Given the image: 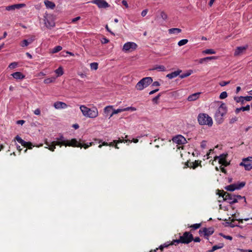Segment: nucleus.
I'll list each match as a JSON object with an SVG mask.
<instances>
[{"mask_svg":"<svg viewBox=\"0 0 252 252\" xmlns=\"http://www.w3.org/2000/svg\"><path fill=\"white\" fill-rule=\"evenodd\" d=\"M45 144L48 146V147H46L47 148H48L49 150H50L52 152H54L55 151V149H56L55 146L53 144V142H52L51 143L46 141Z\"/></svg>","mask_w":252,"mask_h":252,"instance_id":"obj_26","label":"nucleus"},{"mask_svg":"<svg viewBox=\"0 0 252 252\" xmlns=\"http://www.w3.org/2000/svg\"><path fill=\"white\" fill-rule=\"evenodd\" d=\"M220 236H221L222 237H223L224 238L226 239H228V240H232V237L231 236L225 235H224L222 233H220Z\"/></svg>","mask_w":252,"mask_h":252,"instance_id":"obj_51","label":"nucleus"},{"mask_svg":"<svg viewBox=\"0 0 252 252\" xmlns=\"http://www.w3.org/2000/svg\"><path fill=\"white\" fill-rule=\"evenodd\" d=\"M250 109V106L249 105H247L245 107H241L240 108H237L235 110V113L238 114L241 111H249Z\"/></svg>","mask_w":252,"mask_h":252,"instance_id":"obj_24","label":"nucleus"},{"mask_svg":"<svg viewBox=\"0 0 252 252\" xmlns=\"http://www.w3.org/2000/svg\"><path fill=\"white\" fill-rule=\"evenodd\" d=\"M127 141H128L129 142H133L135 143H137V142H138V139L137 138H133L132 140H124L123 139H121L120 138H119V139L118 140H114L113 143L116 144V145L115 146V148L119 149V147H118V145H117L118 143L125 142H127Z\"/></svg>","mask_w":252,"mask_h":252,"instance_id":"obj_14","label":"nucleus"},{"mask_svg":"<svg viewBox=\"0 0 252 252\" xmlns=\"http://www.w3.org/2000/svg\"><path fill=\"white\" fill-rule=\"evenodd\" d=\"M235 220L234 219H232L231 220V222L229 223V226L231 227H234L235 226H238V227H240L241 228H242L241 226H240V225H235L234 224L232 223V222H234V221Z\"/></svg>","mask_w":252,"mask_h":252,"instance_id":"obj_53","label":"nucleus"},{"mask_svg":"<svg viewBox=\"0 0 252 252\" xmlns=\"http://www.w3.org/2000/svg\"><path fill=\"white\" fill-rule=\"evenodd\" d=\"M204 236L206 239H209V237L212 235L214 232V229L212 227L209 228L203 227Z\"/></svg>","mask_w":252,"mask_h":252,"instance_id":"obj_11","label":"nucleus"},{"mask_svg":"<svg viewBox=\"0 0 252 252\" xmlns=\"http://www.w3.org/2000/svg\"><path fill=\"white\" fill-rule=\"evenodd\" d=\"M220 164H221L222 165H223L224 166H227L228 165H229L230 164V162H227L226 159L224 161L222 162Z\"/></svg>","mask_w":252,"mask_h":252,"instance_id":"obj_63","label":"nucleus"},{"mask_svg":"<svg viewBox=\"0 0 252 252\" xmlns=\"http://www.w3.org/2000/svg\"><path fill=\"white\" fill-rule=\"evenodd\" d=\"M248 48V46L237 47L234 52V56H237L242 54Z\"/></svg>","mask_w":252,"mask_h":252,"instance_id":"obj_16","label":"nucleus"},{"mask_svg":"<svg viewBox=\"0 0 252 252\" xmlns=\"http://www.w3.org/2000/svg\"><path fill=\"white\" fill-rule=\"evenodd\" d=\"M230 83V81H221L220 83V85L223 87Z\"/></svg>","mask_w":252,"mask_h":252,"instance_id":"obj_52","label":"nucleus"},{"mask_svg":"<svg viewBox=\"0 0 252 252\" xmlns=\"http://www.w3.org/2000/svg\"><path fill=\"white\" fill-rule=\"evenodd\" d=\"M25 77V76L20 72L17 71V80L23 79Z\"/></svg>","mask_w":252,"mask_h":252,"instance_id":"obj_42","label":"nucleus"},{"mask_svg":"<svg viewBox=\"0 0 252 252\" xmlns=\"http://www.w3.org/2000/svg\"><path fill=\"white\" fill-rule=\"evenodd\" d=\"M160 94H159L157 96H156V97L153 98V101L154 102L156 103H158V100L159 99V98L160 97Z\"/></svg>","mask_w":252,"mask_h":252,"instance_id":"obj_54","label":"nucleus"},{"mask_svg":"<svg viewBox=\"0 0 252 252\" xmlns=\"http://www.w3.org/2000/svg\"><path fill=\"white\" fill-rule=\"evenodd\" d=\"M17 142L21 144L24 148H28L29 149H32V147H33L31 142L25 141L18 135H17Z\"/></svg>","mask_w":252,"mask_h":252,"instance_id":"obj_10","label":"nucleus"},{"mask_svg":"<svg viewBox=\"0 0 252 252\" xmlns=\"http://www.w3.org/2000/svg\"><path fill=\"white\" fill-rule=\"evenodd\" d=\"M109 42L108 39L106 38V37H103L102 39L101 40V43L102 44H106Z\"/></svg>","mask_w":252,"mask_h":252,"instance_id":"obj_60","label":"nucleus"},{"mask_svg":"<svg viewBox=\"0 0 252 252\" xmlns=\"http://www.w3.org/2000/svg\"><path fill=\"white\" fill-rule=\"evenodd\" d=\"M147 12H148V9H146L143 10L141 12V16L142 17L145 16L146 15V14H147Z\"/></svg>","mask_w":252,"mask_h":252,"instance_id":"obj_64","label":"nucleus"},{"mask_svg":"<svg viewBox=\"0 0 252 252\" xmlns=\"http://www.w3.org/2000/svg\"><path fill=\"white\" fill-rule=\"evenodd\" d=\"M137 47V44L134 42H128L124 45L123 50L126 52L129 51L130 50H133L136 49Z\"/></svg>","mask_w":252,"mask_h":252,"instance_id":"obj_8","label":"nucleus"},{"mask_svg":"<svg viewBox=\"0 0 252 252\" xmlns=\"http://www.w3.org/2000/svg\"><path fill=\"white\" fill-rule=\"evenodd\" d=\"M98 65L97 63H93L90 64L91 68L94 70H96L98 68Z\"/></svg>","mask_w":252,"mask_h":252,"instance_id":"obj_40","label":"nucleus"},{"mask_svg":"<svg viewBox=\"0 0 252 252\" xmlns=\"http://www.w3.org/2000/svg\"><path fill=\"white\" fill-rule=\"evenodd\" d=\"M240 165L244 166L246 170H250L252 168V157H249L243 159Z\"/></svg>","mask_w":252,"mask_h":252,"instance_id":"obj_7","label":"nucleus"},{"mask_svg":"<svg viewBox=\"0 0 252 252\" xmlns=\"http://www.w3.org/2000/svg\"><path fill=\"white\" fill-rule=\"evenodd\" d=\"M56 140L60 141L63 142V143H67V140H65L64 137L61 135L59 137L56 138Z\"/></svg>","mask_w":252,"mask_h":252,"instance_id":"obj_41","label":"nucleus"},{"mask_svg":"<svg viewBox=\"0 0 252 252\" xmlns=\"http://www.w3.org/2000/svg\"><path fill=\"white\" fill-rule=\"evenodd\" d=\"M160 17L164 20H166L167 18V14L163 11H161V12H160Z\"/></svg>","mask_w":252,"mask_h":252,"instance_id":"obj_46","label":"nucleus"},{"mask_svg":"<svg viewBox=\"0 0 252 252\" xmlns=\"http://www.w3.org/2000/svg\"><path fill=\"white\" fill-rule=\"evenodd\" d=\"M91 2L97 5L100 8H105L109 6V4L104 0H93Z\"/></svg>","mask_w":252,"mask_h":252,"instance_id":"obj_9","label":"nucleus"},{"mask_svg":"<svg viewBox=\"0 0 252 252\" xmlns=\"http://www.w3.org/2000/svg\"><path fill=\"white\" fill-rule=\"evenodd\" d=\"M223 246L224 245L222 243H220L218 245H215L212 247V249L209 251V252H213L218 249H220L223 248Z\"/></svg>","mask_w":252,"mask_h":252,"instance_id":"obj_28","label":"nucleus"},{"mask_svg":"<svg viewBox=\"0 0 252 252\" xmlns=\"http://www.w3.org/2000/svg\"><path fill=\"white\" fill-rule=\"evenodd\" d=\"M44 4L47 8H50L53 9L55 7V4L52 1L48 0H44Z\"/></svg>","mask_w":252,"mask_h":252,"instance_id":"obj_22","label":"nucleus"},{"mask_svg":"<svg viewBox=\"0 0 252 252\" xmlns=\"http://www.w3.org/2000/svg\"><path fill=\"white\" fill-rule=\"evenodd\" d=\"M193 240V237L190 232L186 231L182 236H181L179 239L174 240V242L177 244L179 243L188 244Z\"/></svg>","mask_w":252,"mask_h":252,"instance_id":"obj_4","label":"nucleus"},{"mask_svg":"<svg viewBox=\"0 0 252 252\" xmlns=\"http://www.w3.org/2000/svg\"><path fill=\"white\" fill-rule=\"evenodd\" d=\"M80 109L83 116L86 117L95 118L97 117L98 115V110L95 107L89 108L84 105H81L80 106Z\"/></svg>","mask_w":252,"mask_h":252,"instance_id":"obj_1","label":"nucleus"},{"mask_svg":"<svg viewBox=\"0 0 252 252\" xmlns=\"http://www.w3.org/2000/svg\"><path fill=\"white\" fill-rule=\"evenodd\" d=\"M155 69L158 70L159 71H165V67L163 65H158L155 67Z\"/></svg>","mask_w":252,"mask_h":252,"instance_id":"obj_47","label":"nucleus"},{"mask_svg":"<svg viewBox=\"0 0 252 252\" xmlns=\"http://www.w3.org/2000/svg\"><path fill=\"white\" fill-rule=\"evenodd\" d=\"M123 112V109H118L117 110H114L112 111L111 113L110 114L109 118L112 117L114 114H118L120 112Z\"/></svg>","mask_w":252,"mask_h":252,"instance_id":"obj_33","label":"nucleus"},{"mask_svg":"<svg viewBox=\"0 0 252 252\" xmlns=\"http://www.w3.org/2000/svg\"><path fill=\"white\" fill-rule=\"evenodd\" d=\"M245 184H246V183L244 182H240L237 184H235V187H236V189H241V188H243L245 186Z\"/></svg>","mask_w":252,"mask_h":252,"instance_id":"obj_34","label":"nucleus"},{"mask_svg":"<svg viewBox=\"0 0 252 252\" xmlns=\"http://www.w3.org/2000/svg\"><path fill=\"white\" fill-rule=\"evenodd\" d=\"M175 245H176V242H174V240L170 243L169 242H166L162 245H161L158 248L161 251H162L164 248H167L169 246Z\"/></svg>","mask_w":252,"mask_h":252,"instance_id":"obj_19","label":"nucleus"},{"mask_svg":"<svg viewBox=\"0 0 252 252\" xmlns=\"http://www.w3.org/2000/svg\"><path fill=\"white\" fill-rule=\"evenodd\" d=\"M16 8V4H13L10 6H6L5 8V9L8 11L11 10H14Z\"/></svg>","mask_w":252,"mask_h":252,"instance_id":"obj_45","label":"nucleus"},{"mask_svg":"<svg viewBox=\"0 0 252 252\" xmlns=\"http://www.w3.org/2000/svg\"><path fill=\"white\" fill-rule=\"evenodd\" d=\"M136 110V108L133 107H128L125 108L123 109V112L124 111H134Z\"/></svg>","mask_w":252,"mask_h":252,"instance_id":"obj_44","label":"nucleus"},{"mask_svg":"<svg viewBox=\"0 0 252 252\" xmlns=\"http://www.w3.org/2000/svg\"><path fill=\"white\" fill-rule=\"evenodd\" d=\"M200 93H196L189 95L188 100L189 101H194L196 100L199 96Z\"/></svg>","mask_w":252,"mask_h":252,"instance_id":"obj_21","label":"nucleus"},{"mask_svg":"<svg viewBox=\"0 0 252 252\" xmlns=\"http://www.w3.org/2000/svg\"><path fill=\"white\" fill-rule=\"evenodd\" d=\"M234 100L237 102H241L242 104H243L244 103V99H243V96H242L239 97H235Z\"/></svg>","mask_w":252,"mask_h":252,"instance_id":"obj_36","label":"nucleus"},{"mask_svg":"<svg viewBox=\"0 0 252 252\" xmlns=\"http://www.w3.org/2000/svg\"><path fill=\"white\" fill-rule=\"evenodd\" d=\"M152 82L153 79L151 77L143 78L137 83L135 88L139 91L143 90L144 88L150 85Z\"/></svg>","mask_w":252,"mask_h":252,"instance_id":"obj_6","label":"nucleus"},{"mask_svg":"<svg viewBox=\"0 0 252 252\" xmlns=\"http://www.w3.org/2000/svg\"><path fill=\"white\" fill-rule=\"evenodd\" d=\"M224 201H227L230 204H233L238 202V200L244 199L246 203V199L245 196H241L239 195H235L227 192L224 193Z\"/></svg>","mask_w":252,"mask_h":252,"instance_id":"obj_3","label":"nucleus"},{"mask_svg":"<svg viewBox=\"0 0 252 252\" xmlns=\"http://www.w3.org/2000/svg\"><path fill=\"white\" fill-rule=\"evenodd\" d=\"M81 146V143L79 142L75 138L72 139L71 140H67V143H66V146L80 147Z\"/></svg>","mask_w":252,"mask_h":252,"instance_id":"obj_13","label":"nucleus"},{"mask_svg":"<svg viewBox=\"0 0 252 252\" xmlns=\"http://www.w3.org/2000/svg\"><path fill=\"white\" fill-rule=\"evenodd\" d=\"M25 6L26 4L25 3L17 4V9H20Z\"/></svg>","mask_w":252,"mask_h":252,"instance_id":"obj_59","label":"nucleus"},{"mask_svg":"<svg viewBox=\"0 0 252 252\" xmlns=\"http://www.w3.org/2000/svg\"><path fill=\"white\" fill-rule=\"evenodd\" d=\"M188 41L189 40L187 39H182L178 42V45L179 46H182L183 45L186 44L188 42Z\"/></svg>","mask_w":252,"mask_h":252,"instance_id":"obj_37","label":"nucleus"},{"mask_svg":"<svg viewBox=\"0 0 252 252\" xmlns=\"http://www.w3.org/2000/svg\"><path fill=\"white\" fill-rule=\"evenodd\" d=\"M227 96V94L226 92H222L220 95V99H224Z\"/></svg>","mask_w":252,"mask_h":252,"instance_id":"obj_48","label":"nucleus"},{"mask_svg":"<svg viewBox=\"0 0 252 252\" xmlns=\"http://www.w3.org/2000/svg\"><path fill=\"white\" fill-rule=\"evenodd\" d=\"M93 142H90L89 144H82L81 143V146L80 148L83 147L84 149H86L88 148H89L90 146H92L93 145Z\"/></svg>","mask_w":252,"mask_h":252,"instance_id":"obj_43","label":"nucleus"},{"mask_svg":"<svg viewBox=\"0 0 252 252\" xmlns=\"http://www.w3.org/2000/svg\"><path fill=\"white\" fill-rule=\"evenodd\" d=\"M192 72V71L191 70H189L188 72L187 73H183L182 74H180L179 75V77H180V78L181 79H183V78H185L186 77H187L188 76H189Z\"/></svg>","mask_w":252,"mask_h":252,"instance_id":"obj_30","label":"nucleus"},{"mask_svg":"<svg viewBox=\"0 0 252 252\" xmlns=\"http://www.w3.org/2000/svg\"><path fill=\"white\" fill-rule=\"evenodd\" d=\"M197 120L200 125H208L209 126H211L213 125L212 118L205 113L199 114Z\"/></svg>","mask_w":252,"mask_h":252,"instance_id":"obj_5","label":"nucleus"},{"mask_svg":"<svg viewBox=\"0 0 252 252\" xmlns=\"http://www.w3.org/2000/svg\"><path fill=\"white\" fill-rule=\"evenodd\" d=\"M8 67L10 68H14L16 67V62H13V63H11L9 66H8Z\"/></svg>","mask_w":252,"mask_h":252,"instance_id":"obj_61","label":"nucleus"},{"mask_svg":"<svg viewBox=\"0 0 252 252\" xmlns=\"http://www.w3.org/2000/svg\"><path fill=\"white\" fill-rule=\"evenodd\" d=\"M55 73L57 74V77L62 76L63 74V68L62 66H60L55 70Z\"/></svg>","mask_w":252,"mask_h":252,"instance_id":"obj_29","label":"nucleus"},{"mask_svg":"<svg viewBox=\"0 0 252 252\" xmlns=\"http://www.w3.org/2000/svg\"><path fill=\"white\" fill-rule=\"evenodd\" d=\"M55 77L48 78L44 79V83L45 84H49L54 82L55 81Z\"/></svg>","mask_w":252,"mask_h":252,"instance_id":"obj_31","label":"nucleus"},{"mask_svg":"<svg viewBox=\"0 0 252 252\" xmlns=\"http://www.w3.org/2000/svg\"><path fill=\"white\" fill-rule=\"evenodd\" d=\"M237 120H238V118L236 117H234L230 119L229 123L230 124H233L234 123L236 122Z\"/></svg>","mask_w":252,"mask_h":252,"instance_id":"obj_55","label":"nucleus"},{"mask_svg":"<svg viewBox=\"0 0 252 252\" xmlns=\"http://www.w3.org/2000/svg\"><path fill=\"white\" fill-rule=\"evenodd\" d=\"M53 144L56 146V145L60 146H66V143H63L62 141H53Z\"/></svg>","mask_w":252,"mask_h":252,"instance_id":"obj_38","label":"nucleus"},{"mask_svg":"<svg viewBox=\"0 0 252 252\" xmlns=\"http://www.w3.org/2000/svg\"><path fill=\"white\" fill-rule=\"evenodd\" d=\"M40 110L39 108H37L34 111V114L36 115H40Z\"/></svg>","mask_w":252,"mask_h":252,"instance_id":"obj_62","label":"nucleus"},{"mask_svg":"<svg viewBox=\"0 0 252 252\" xmlns=\"http://www.w3.org/2000/svg\"><path fill=\"white\" fill-rule=\"evenodd\" d=\"M113 106H108L104 108V112L107 114V115H110L111 113V111L113 110Z\"/></svg>","mask_w":252,"mask_h":252,"instance_id":"obj_27","label":"nucleus"},{"mask_svg":"<svg viewBox=\"0 0 252 252\" xmlns=\"http://www.w3.org/2000/svg\"><path fill=\"white\" fill-rule=\"evenodd\" d=\"M207 142L206 141H202L201 143L200 146L202 148L205 149L206 147Z\"/></svg>","mask_w":252,"mask_h":252,"instance_id":"obj_58","label":"nucleus"},{"mask_svg":"<svg viewBox=\"0 0 252 252\" xmlns=\"http://www.w3.org/2000/svg\"><path fill=\"white\" fill-rule=\"evenodd\" d=\"M218 194L220 196H221L222 198H223V199L224 200V195H223V194H224V193H227V192H225L224 191H223V190H218Z\"/></svg>","mask_w":252,"mask_h":252,"instance_id":"obj_50","label":"nucleus"},{"mask_svg":"<svg viewBox=\"0 0 252 252\" xmlns=\"http://www.w3.org/2000/svg\"><path fill=\"white\" fill-rule=\"evenodd\" d=\"M201 161L199 160H195L194 162H188L187 166L189 167L192 168L193 169L196 168L198 166H202L201 165Z\"/></svg>","mask_w":252,"mask_h":252,"instance_id":"obj_15","label":"nucleus"},{"mask_svg":"<svg viewBox=\"0 0 252 252\" xmlns=\"http://www.w3.org/2000/svg\"><path fill=\"white\" fill-rule=\"evenodd\" d=\"M243 99L245 100L250 101L252 100V96H243Z\"/></svg>","mask_w":252,"mask_h":252,"instance_id":"obj_57","label":"nucleus"},{"mask_svg":"<svg viewBox=\"0 0 252 252\" xmlns=\"http://www.w3.org/2000/svg\"><path fill=\"white\" fill-rule=\"evenodd\" d=\"M181 72H182V70L180 69H178L177 71L168 74L166 75V77L170 79H173L174 78L176 77L177 76L179 75Z\"/></svg>","mask_w":252,"mask_h":252,"instance_id":"obj_18","label":"nucleus"},{"mask_svg":"<svg viewBox=\"0 0 252 252\" xmlns=\"http://www.w3.org/2000/svg\"><path fill=\"white\" fill-rule=\"evenodd\" d=\"M108 146V145H110V146H113V143H111L110 144H108V143L106 142H104L102 145L100 144L99 146H98V147L99 148H101V147L102 146Z\"/></svg>","mask_w":252,"mask_h":252,"instance_id":"obj_56","label":"nucleus"},{"mask_svg":"<svg viewBox=\"0 0 252 252\" xmlns=\"http://www.w3.org/2000/svg\"><path fill=\"white\" fill-rule=\"evenodd\" d=\"M181 29L179 28H171L168 30L169 34H177L181 32Z\"/></svg>","mask_w":252,"mask_h":252,"instance_id":"obj_25","label":"nucleus"},{"mask_svg":"<svg viewBox=\"0 0 252 252\" xmlns=\"http://www.w3.org/2000/svg\"><path fill=\"white\" fill-rule=\"evenodd\" d=\"M33 41V39L32 38L29 39H24L23 41L21 42L20 43V45L23 47H27L28 46L30 43H31Z\"/></svg>","mask_w":252,"mask_h":252,"instance_id":"obj_23","label":"nucleus"},{"mask_svg":"<svg viewBox=\"0 0 252 252\" xmlns=\"http://www.w3.org/2000/svg\"><path fill=\"white\" fill-rule=\"evenodd\" d=\"M225 189L227 190L231 191H234V190L236 189L235 184H232V185H230L229 186H226L225 187Z\"/></svg>","mask_w":252,"mask_h":252,"instance_id":"obj_32","label":"nucleus"},{"mask_svg":"<svg viewBox=\"0 0 252 252\" xmlns=\"http://www.w3.org/2000/svg\"><path fill=\"white\" fill-rule=\"evenodd\" d=\"M227 107L224 103H222L218 108L215 115V120L217 123L220 124L223 121V117L227 113Z\"/></svg>","mask_w":252,"mask_h":252,"instance_id":"obj_2","label":"nucleus"},{"mask_svg":"<svg viewBox=\"0 0 252 252\" xmlns=\"http://www.w3.org/2000/svg\"><path fill=\"white\" fill-rule=\"evenodd\" d=\"M173 141L179 145L184 144L187 142L186 138L181 135L174 137L173 138Z\"/></svg>","mask_w":252,"mask_h":252,"instance_id":"obj_12","label":"nucleus"},{"mask_svg":"<svg viewBox=\"0 0 252 252\" xmlns=\"http://www.w3.org/2000/svg\"><path fill=\"white\" fill-rule=\"evenodd\" d=\"M54 106L56 109H64L66 108L67 106V104L61 101H57L54 103Z\"/></svg>","mask_w":252,"mask_h":252,"instance_id":"obj_17","label":"nucleus"},{"mask_svg":"<svg viewBox=\"0 0 252 252\" xmlns=\"http://www.w3.org/2000/svg\"><path fill=\"white\" fill-rule=\"evenodd\" d=\"M227 155H228L227 154H221L219 156H216L215 159L216 160L217 159H219V163L220 164L226 160Z\"/></svg>","mask_w":252,"mask_h":252,"instance_id":"obj_20","label":"nucleus"},{"mask_svg":"<svg viewBox=\"0 0 252 252\" xmlns=\"http://www.w3.org/2000/svg\"><path fill=\"white\" fill-rule=\"evenodd\" d=\"M216 52L214 50L211 49H206L203 51V53L206 54H214Z\"/></svg>","mask_w":252,"mask_h":252,"instance_id":"obj_39","label":"nucleus"},{"mask_svg":"<svg viewBox=\"0 0 252 252\" xmlns=\"http://www.w3.org/2000/svg\"><path fill=\"white\" fill-rule=\"evenodd\" d=\"M62 49V47L61 46H55L52 50V53H56L59 52Z\"/></svg>","mask_w":252,"mask_h":252,"instance_id":"obj_35","label":"nucleus"},{"mask_svg":"<svg viewBox=\"0 0 252 252\" xmlns=\"http://www.w3.org/2000/svg\"><path fill=\"white\" fill-rule=\"evenodd\" d=\"M201 226V224L200 223H195V224H193L192 225H191L190 226V227H191L192 228L194 229H197L198 228H199Z\"/></svg>","mask_w":252,"mask_h":252,"instance_id":"obj_49","label":"nucleus"}]
</instances>
